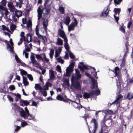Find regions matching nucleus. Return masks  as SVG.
Returning a JSON list of instances; mask_svg holds the SVG:
<instances>
[{
  "mask_svg": "<svg viewBox=\"0 0 133 133\" xmlns=\"http://www.w3.org/2000/svg\"><path fill=\"white\" fill-rule=\"evenodd\" d=\"M16 108L19 112V114L21 117L25 119H28L35 121L36 119L34 116L30 114L27 107L25 108V110L20 107L16 106Z\"/></svg>",
  "mask_w": 133,
  "mask_h": 133,
  "instance_id": "nucleus-1",
  "label": "nucleus"
},
{
  "mask_svg": "<svg viewBox=\"0 0 133 133\" xmlns=\"http://www.w3.org/2000/svg\"><path fill=\"white\" fill-rule=\"evenodd\" d=\"M37 11L38 15V19L39 20L42 17V13L43 14L44 16L43 18L46 17L47 15L49 12V10L46 8L43 9L42 10V6H40L38 7Z\"/></svg>",
  "mask_w": 133,
  "mask_h": 133,
  "instance_id": "nucleus-2",
  "label": "nucleus"
},
{
  "mask_svg": "<svg viewBox=\"0 0 133 133\" xmlns=\"http://www.w3.org/2000/svg\"><path fill=\"white\" fill-rule=\"evenodd\" d=\"M71 63L66 69V74L65 75L66 76H70L71 73L73 71V69L74 66L75 62H72V60L71 61Z\"/></svg>",
  "mask_w": 133,
  "mask_h": 133,
  "instance_id": "nucleus-3",
  "label": "nucleus"
},
{
  "mask_svg": "<svg viewBox=\"0 0 133 133\" xmlns=\"http://www.w3.org/2000/svg\"><path fill=\"white\" fill-rule=\"evenodd\" d=\"M74 22H72L70 25L68 26V30L69 32L70 31L74 30L75 26L77 25L78 22L75 17L73 18Z\"/></svg>",
  "mask_w": 133,
  "mask_h": 133,
  "instance_id": "nucleus-4",
  "label": "nucleus"
},
{
  "mask_svg": "<svg viewBox=\"0 0 133 133\" xmlns=\"http://www.w3.org/2000/svg\"><path fill=\"white\" fill-rule=\"evenodd\" d=\"M74 77L73 79H71V82L72 84L74 85L75 88L76 89H81L80 84L79 82L77 80H74Z\"/></svg>",
  "mask_w": 133,
  "mask_h": 133,
  "instance_id": "nucleus-5",
  "label": "nucleus"
},
{
  "mask_svg": "<svg viewBox=\"0 0 133 133\" xmlns=\"http://www.w3.org/2000/svg\"><path fill=\"white\" fill-rule=\"evenodd\" d=\"M76 71L75 75H72L71 77V79L74 78V80H77L80 79L81 77V75L80 74V72L79 70L76 69H75Z\"/></svg>",
  "mask_w": 133,
  "mask_h": 133,
  "instance_id": "nucleus-6",
  "label": "nucleus"
},
{
  "mask_svg": "<svg viewBox=\"0 0 133 133\" xmlns=\"http://www.w3.org/2000/svg\"><path fill=\"white\" fill-rule=\"evenodd\" d=\"M109 11V10H108V7L107 6L105 7L100 15V17L104 18L108 16Z\"/></svg>",
  "mask_w": 133,
  "mask_h": 133,
  "instance_id": "nucleus-7",
  "label": "nucleus"
},
{
  "mask_svg": "<svg viewBox=\"0 0 133 133\" xmlns=\"http://www.w3.org/2000/svg\"><path fill=\"white\" fill-rule=\"evenodd\" d=\"M114 73L115 75V76H117L119 81L121 79V75L119 69L118 67H116L115 68Z\"/></svg>",
  "mask_w": 133,
  "mask_h": 133,
  "instance_id": "nucleus-8",
  "label": "nucleus"
},
{
  "mask_svg": "<svg viewBox=\"0 0 133 133\" xmlns=\"http://www.w3.org/2000/svg\"><path fill=\"white\" fill-rule=\"evenodd\" d=\"M110 129L108 126H106L104 123L102 125L101 128V132L104 133H108Z\"/></svg>",
  "mask_w": 133,
  "mask_h": 133,
  "instance_id": "nucleus-9",
  "label": "nucleus"
},
{
  "mask_svg": "<svg viewBox=\"0 0 133 133\" xmlns=\"http://www.w3.org/2000/svg\"><path fill=\"white\" fill-rule=\"evenodd\" d=\"M8 6L9 8V10L11 12H14L15 11V6L11 2H8Z\"/></svg>",
  "mask_w": 133,
  "mask_h": 133,
  "instance_id": "nucleus-10",
  "label": "nucleus"
},
{
  "mask_svg": "<svg viewBox=\"0 0 133 133\" xmlns=\"http://www.w3.org/2000/svg\"><path fill=\"white\" fill-rule=\"evenodd\" d=\"M54 74V71L52 70H49V76L50 80H52L54 79L55 77V75Z\"/></svg>",
  "mask_w": 133,
  "mask_h": 133,
  "instance_id": "nucleus-11",
  "label": "nucleus"
},
{
  "mask_svg": "<svg viewBox=\"0 0 133 133\" xmlns=\"http://www.w3.org/2000/svg\"><path fill=\"white\" fill-rule=\"evenodd\" d=\"M91 81L92 82L91 88L92 89H94L95 88H97L98 86L97 85L96 81L93 78H91Z\"/></svg>",
  "mask_w": 133,
  "mask_h": 133,
  "instance_id": "nucleus-12",
  "label": "nucleus"
},
{
  "mask_svg": "<svg viewBox=\"0 0 133 133\" xmlns=\"http://www.w3.org/2000/svg\"><path fill=\"white\" fill-rule=\"evenodd\" d=\"M80 64L82 65V66L79 65L78 67L79 68L83 71H84V69H87V66L83 64V62H81L79 63Z\"/></svg>",
  "mask_w": 133,
  "mask_h": 133,
  "instance_id": "nucleus-13",
  "label": "nucleus"
},
{
  "mask_svg": "<svg viewBox=\"0 0 133 133\" xmlns=\"http://www.w3.org/2000/svg\"><path fill=\"white\" fill-rule=\"evenodd\" d=\"M72 104L74 105V107L78 109H80V108H82V106L78 103H77L75 101H72Z\"/></svg>",
  "mask_w": 133,
  "mask_h": 133,
  "instance_id": "nucleus-14",
  "label": "nucleus"
},
{
  "mask_svg": "<svg viewBox=\"0 0 133 133\" xmlns=\"http://www.w3.org/2000/svg\"><path fill=\"white\" fill-rule=\"evenodd\" d=\"M71 22L70 17L67 16L64 19V23L66 25H68Z\"/></svg>",
  "mask_w": 133,
  "mask_h": 133,
  "instance_id": "nucleus-15",
  "label": "nucleus"
},
{
  "mask_svg": "<svg viewBox=\"0 0 133 133\" xmlns=\"http://www.w3.org/2000/svg\"><path fill=\"white\" fill-rule=\"evenodd\" d=\"M48 21L47 19H44L43 22V25L44 26L43 28L45 31L47 30V26L48 25Z\"/></svg>",
  "mask_w": 133,
  "mask_h": 133,
  "instance_id": "nucleus-16",
  "label": "nucleus"
},
{
  "mask_svg": "<svg viewBox=\"0 0 133 133\" xmlns=\"http://www.w3.org/2000/svg\"><path fill=\"white\" fill-rule=\"evenodd\" d=\"M52 84L49 82H46L45 84L43 86V89L45 90H49V87H51Z\"/></svg>",
  "mask_w": 133,
  "mask_h": 133,
  "instance_id": "nucleus-17",
  "label": "nucleus"
},
{
  "mask_svg": "<svg viewBox=\"0 0 133 133\" xmlns=\"http://www.w3.org/2000/svg\"><path fill=\"white\" fill-rule=\"evenodd\" d=\"M58 32L60 36L62 38L65 36L64 32L63 30L61 29H59Z\"/></svg>",
  "mask_w": 133,
  "mask_h": 133,
  "instance_id": "nucleus-18",
  "label": "nucleus"
},
{
  "mask_svg": "<svg viewBox=\"0 0 133 133\" xmlns=\"http://www.w3.org/2000/svg\"><path fill=\"white\" fill-rule=\"evenodd\" d=\"M31 60L32 61V63L34 64H36L37 65H38V63L37 62V61L35 60L34 56L33 55L31 56L30 57Z\"/></svg>",
  "mask_w": 133,
  "mask_h": 133,
  "instance_id": "nucleus-19",
  "label": "nucleus"
},
{
  "mask_svg": "<svg viewBox=\"0 0 133 133\" xmlns=\"http://www.w3.org/2000/svg\"><path fill=\"white\" fill-rule=\"evenodd\" d=\"M23 83L25 86H27L29 84V82L27 81V79L25 77H23Z\"/></svg>",
  "mask_w": 133,
  "mask_h": 133,
  "instance_id": "nucleus-20",
  "label": "nucleus"
},
{
  "mask_svg": "<svg viewBox=\"0 0 133 133\" xmlns=\"http://www.w3.org/2000/svg\"><path fill=\"white\" fill-rule=\"evenodd\" d=\"M15 14L17 18H18L19 17L22 16V12L20 10L16 11L15 12Z\"/></svg>",
  "mask_w": 133,
  "mask_h": 133,
  "instance_id": "nucleus-21",
  "label": "nucleus"
},
{
  "mask_svg": "<svg viewBox=\"0 0 133 133\" xmlns=\"http://www.w3.org/2000/svg\"><path fill=\"white\" fill-rule=\"evenodd\" d=\"M88 93L87 92H85L83 95V98H87L90 97L91 95H92V94Z\"/></svg>",
  "mask_w": 133,
  "mask_h": 133,
  "instance_id": "nucleus-22",
  "label": "nucleus"
},
{
  "mask_svg": "<svg viewBox=\"0 0 133 133\" xmlns=\"http://www.w3.org/2000/svg\"><path fill=\"white\" fill-rule=\"evenodd\" d=\"M100 93V90L99 89L96 90L95 91H92L90 93V94H92V95H98Z\"/></svg>",
  "mask_w": 133,
  "mask_h": 133,
  "instance_id": "nucleus-23",
  "label": "nucleus"
},
{
  "mask_svg": "<svg viewBox=\"0 0 133 133\" xmlns=\"http://www.w3.org/2000/svg\"><path fill=\"white\" fill-rule=\"evenodd\" d=\"M7 48L8 50L10 51L11 53H12L13 52V49L14 48V47H11L10 44L8 43L7 44Z\"/></svg>",
  "mask_w": 133,
  "mask_h": 133,
  "instance_id": "nucleus-24",
  "label": "nucleus"
},
{
  "mask_svg": "<svg viewBox=\"0 0 133 133\" xmlns=\"http://www.w3.org/2000/svg\"><path fill=\"white\" fill-rule=\"evenodd\" d=\"M104 111V114L106 115L112 114L113 113L112 111L109 109L105 110Z\"/></svg>",
  "mask_w": 133,
  "mask_h": 133,
  "instance_id": "nucleus-25",
  "label": "nucleus"
},
{
  "mask_svg": "<svg viewBox=\"0 0 133 133\" xmlns=\"http://www.w3.org/2000/svg\"><path fill=\"white\" fill-rule=\"evenodd\" d=\"M42 55H43V59H44V61L46 62V63L49 64L50 63L49 59L47 58L46 55L44 54H43Z\"/></svg>",
  "mask_w": 133,
  "mask_h": 133,
  "instance_id": "nucleus-26",
  "label": "nucleus"
},
{
  "mask_svg": "<svg viewBox=\"0 0 133 133\" xmlns=\"http://www.w3.org/2000/svg\"><path fill=\"white\" fill-rule=\"evenodd\" d=\"M38 37L39 38L42 39L43 40V42H45L46 40V38L44 36H43L41 35H38Z\"/></svg>",
  "mask_w": 133,
  "mask_h": 133,
  "instance_id": "nucleus-27",
  "label": "nucleus"
},
{
  "mask_svg": "<svg viewBox=\"0 0 133 133\" xmlns=\"http://www.w3.org/2000/svg\"><path fill=\"white\" fill-rule=\"evenodd\" d=\"M16 28V26L13 24H12L10 26V29L11 31H12V32L11 31V33L12 34L13 31Z\"/></svg>",
  "mask_w": 133,
  "mask_h": 133,
  "instance_id": "nucleus-28",
  "label": "nucleus"
},
{
  "mask_svg": "<svg viewBox=\"0 0 133 133\" xmlns=\"http://www.w3.org/2000/svg\"><path fill=\"white\" fill-rule=\"evenodd\" d=\"M49 50H50V52L49 53V56L50 58L51 59L53 57V55L54 53V51L53 49H50Z\"/></svg>",
  "mask_w": 133,
  "mask_h": 133,
  "instance_id": "nucleus-29",
  "label": "nucleus"
},
{
  "mask_svg": "<svg viewBox=\"0 0 133 133\" xmlns=\"http://www.w3.org/2000/svg\"><path fill=\"white\" fill-rule=\"evenodd\" d=\"M114 11L115 13L114 14L118 15V16H119L121 11V10L119 8H115Z\"/></svg>",
  "mask_w": 133,
  "mask_h": 133,
  "instance_id": "nucleus-30",
  "label": "nucleus"
},
{
  "mask_svg": "<svg viewBox=\"0 0 133 133\" xmlns=\"http://www.w3.org/2000/svg\"><path fill=\"white\" fill-rule=\"evenodd\" d=\"M57 43L59 45H63V42L62 40L60 38H58L57 39Z\"/></svg>",
  "mask_w": 133,
  "mask_h": 133,
  "instance_id": "nucleus-31",
  "label": "nucleus"
},
{
  "mask_svg": "<svg viewBox=\"0 0 133 133\" xmlns=\"http://www.w3.org/2000/svg\"><path fill=\"white\" fill-rule=\"evenodd\" d=\"M1 28L3 30H6L9 32H11V31L9 29L4 25H2V26Z\"/></svg>",
  "mask_w": 133,
  "mask_h": 133,
  "instance_id": "nucleus-32",
  "label": "nucleus"
},
{
  "mask_svg": "<svg viewBox=\"0 0 133 133\" xmlns=\"http://www.w3.org/2000/svg\"><path fill=\"white\" fill-rule=\"evenodd\" d=\"M35 88L36 89L39 90H42V88L39 84H35Z\"/></svg>",
  "mask_w": 133,
  "mask_h": 133,
  "instance_id": "nucleus-33",
  "label": "nucleus"
},
{
  "mask_svg": "<svg viewBox=\"0 0 133 133\" xmlns=\"http://www.w3.org/2000/svg\"><path fill=\"white\" fill-rule=\"evenodd\" d=\"M56 98L58 100L60 101H65V100H64L63 98L60 95H58L56 97Z\"/></svg>",
  "mask_w": 133,
  "mask_h": 133,
  "instance_id": "nucleus-34",
  "label": "nucleus"
},
{
  "mask_svg": "<svg viewBox=\"0 0 133 133\" xmlns=\"http://www.w3.org/2000/svg\"><path fill=\"white\" fill-rule=\"evenodd\" d=\"M127 98L129 99H132L133 98V94L131 93H129L127 96Z\"/></svg>",
  "mask_w": 133,
  "mask_h": 133,
  "instance_id": "nucleus-35",
  "label": "nucleus"
},
{
  "mask_svg": "<svg viewBox=\"0 0 133 133\" xmlns=\"http://www.w3.org/2000/svg\"><path fill=\"white\" fill-rule=\"evenodd\" d=\"M24 32H21V34L20 35V36L21 37V38H22V39H24V44H25V36H24Z\"/></svg>",
  "mask_w": 133,
  "mask_h": 133,
  "instance_id": "nucleus-36",
  "label": "nucleus"
},
{
  "mask_svg": "<svg viewBox=\"0 0 133 133\" xmlns=\"http://www.w3.org/2000/svg\"><path fill=\"white\" fill-rule=\"evenodd\" d=\"M58 9L61 13L62 14H63L64 13V9L63 7L60 6Z\"/></svg>",
  "mask_w": 133,
  "mask_h": 133,
  "instance_id": "nucleus-37",
  "label": "nucleus"
},
{
  "mask_svg": "<svg viewBox=\"0 0 133 133\" xmlns=\"http://www.w3.org/2000/svg\"><path fill=\"white\" fill-rule=\"evenodd\" d=\"M56 59L57 61L58 62L62 64H63L64 62V60L62 59L61 57L56 58Z\"/></svg>",
  "mask_w": 133,
  "mask_h": 133,
  "instance_id": "nucleus-38",
  "label": "nucleus"
},
{
  "mask_svg": "<svg viewBox=\"0 0 133 133\" xmlns=\"http://www.w3.org/2000/svg\"><path fill=\"white\" fill-rule=\"evenodd\" d=\"M4 14L5 16V17H7V16L10 14V12L8 11L7 9H5L4 10Z\"/></svg>",
  "mask_w": 133,
  "mask_h": 133,
  "instance_id": "nucleus-39",
  "label": "nucleus"
},
{
  "mask_svg": "<svg viewBox=\"0 0 133 133\" xmlns=\"http://www.w3.org/2000/svg\"><path fill=\"white\" fill-rule=\"evenodd\" d=\"M20 71L22 75H25L27 74V72L26 71L22 69H20Z\"/></svg>",
  "mask_w": 133,
  "mask_h": 133,
  "instance_id": "nucleus-40",
  "label": "nucleus"
},
{
  "mask_svg": "<svg viewBox=\"0 0 133 133\" xmlns=\"http://www.w3.org/2000/svg\"><path fill=\"white\" fill-rule=\"evenodd\" d=\"M27 124L26 122L25 121L22 120L21 121V126L22 127H24Z\"/></svg>",
  "mask_w": 133,
  "mask_h": 133,
  "instance_id": "nucleus-41",
  "label": "nucleus"
},
{
  "mask_svg": "<svg viewBox=\"0 0 133 133\" xmlns=\"http://www.w3.org/2000/svg\"><path fill=\"white\" fill-rule=\"evenodd\" d=\"M27 77L29 78V80L31 81H32L33 80V77L32 75L29 74H28L27 75Z\"/></svg>",
  "mask_w": 133,
  "mask_h": 133,
  "instance_id": "nucleus-42",
  "label": "nucleus"
},
{
  "mask_svg": "<svg viewBox=\"0 0 133 133\" xmlns=\"http://www.w3.org/2000/svg\"><path fill=\"white\" fill-rule=\"evenodd\" d=\"M122 0H114V1L115 4H119Z\"/></svg>",
  "mask_w": 133,
  "mask_h": 133,
  "instance_id": "nucleus-43",
  "label": "nucleus"
},
{
  "mask_svg": "<svg viewBox=\"0 0 133 133\" xmlns=\"http://www.w3.org/2000/svg\"><path fill=\"white\" fill-rule=\"evenodd\" d=\"M35 55L36 56V57L37 58V59L40 60H43V58L40 55L36 54Z\"/></svg>",
  "mask_w": 133,
  "mask_h": 133,
  "instance_id": "nucleus-44",
  "label": "nucleus"
},
{
  "mask_svg": "<svg viewBox=\"0 0 133 133\" xmlns=\"http://www.w3.org/2000/svg\"><path fill=\"white\" fill-rule=\"evenodd\" d=\"M62 50V48L61 47H59L55 51V52L60 54Z\"/></svg>",
  "mask_w": 133,
  "mask_h": 133,
  "instance_id": "nucleus-45",
  "label": "nucleus"
},
{
  "mask_svg": "<svg viewBox=\"0 0 133 133\" xmlns=\"http://www.w3.org/2000/svg\"><path fill=\"white\" fill-rule=\"evenodd\" d=\"M15 57L16 62L18 63H19L20 62L19 59L18 58V56L16 54H15Z\"/></svg>",
  "mask_w": 133,
  "mask_h": 133,
  "instance_id": "nucleus-46",
  "label": "nucleus"
},
{
  "mask_svg": "<svg viewBox=\"0 0 133 133\" xmlns=\"http://www.w3.org/2000/svg\"><path fill=\"white\" fill-rule=\"evenodd\" d=\"M16 16L15 15H12V19L13 21L15 22H16L17 21V17H16Z\"/></svg>",
  "mask_w": 133,
  "mask_h": 133,
  "instance_id": "nucleus-47",
  "label": "nucleus"
},
{
  "mask_svg": "<svg viewBox=\"0 0 133 133\" xmlns=\"http://www.w3.org/2000/svg\"><path fill=\"white\" fill-rule=\"evenodd\" d=\"M119 16H118V15H116L115 14L114 15V17L115 19L116 22L118 23V20H119V18L118 17Z\"/></svg>",
  "mask_w": 133,
  "mask_h": 133,
  "instance_id": "nucleus-48",
  "label": "nucleus"
},
{
  "mask_svg": "<svg viewBox=\"0 0 133 133\" xmlns=\"http://www.w3.org/2000/svg\"><path fill=\"white\" fill-rule=\"evenodd\" d=\"M15 127L16 128L15 130V132H18L21 128V127L15 125Z\"/></svg>",
  "mask_w": 133,
  "mask_h": 133,
  "instance_id": "nucleus-49",
  "label": "nucleus"
},
{
  "mask_svg": "<svg viewBox=\"0 0 133 133\" xmlns=\"http://www.w3.org/2000/svg\"><path fill=\"white\" fill-rule=\"evenodd\" d=\"M69 53L70 58L71 59H74L75 56L71 52L69 51Z\"/></svg>",
  "mask_w": 133,
  "mask_h": 133,
  "instance_id": "nucleus-50",
  "label": "nucleus"
},
{
  "mask_svg": "<svg viewBox=\"0 0 133 133\" xmlns=\"http://www.w3.org/2000/svg\"><path fill=\"white\" fill-rule=\"evenodd\" d=\"M7 96V98L9 100L10 102H13V99L9 95H8Z\"/></svg>",
  "mask_w": 133,
  "mask_h": 133,
  "instance_id": "nucleus-51",
  "label": "nucleus"
},
{
  "mask_svg": "<svg viewBox=\"0 0 133 133\" xmlns=\"http://www.w3.org/2000/svg\"><path fill=\"white\" fill-rule=\"evenodd\" d=\"M41 92L44 96L45 97L47 96V92L45 90L43 91H41Z\"/></svg>",
  "mask_w": 133,
  "mask_h": 133,
  "instance_id": "nucleus-52",
  "label": "nucleus"
},
{
  "mask_svg": "<svg viewBox=\"0 0 133 133\" xmlns=\"http://www.w3.org/2000/svg\"><path fill=\"white\" fill-rule=\"evenodd\" d=\"M9 88L12 91L15 89V87L13 85H11L9 87Z\"/></svg>",
  "mask_w": 133,
  "mask_h": 133,
  "instance_id": "nucleus-53",
  "label": "nucleus"
},
{
  "mask_svg": "<svg viewBox=\"0 0 133 133\" xmlns=\"http://www.w3.org/2000/svg\"><path fill=\"white\" fill-rule=\"evenodd\" d=\"M91 68L93 69L94 72H95V74L94 75V76L96 78V79L97 78H98V77L97 76H96L97 75V72L95 71L96 69L94 67H91Z\"/></svg>",
  "mask_w": 133,
  "mask_h": 133,
  "instance_id": "nucleus-54",
  "label": "nucleus"
},
{
  "mask_svg": "<svg viewBox=\"0 0 133 133\" xmlns=\"http://www.w3.org/2000/svg\"><path fill=\"white\" fill-rule=\"evenodd\" d=\"M2 5L4 6H5L6 4V0H2L1 2Z\"/></svg>",
  "mask_w": 133,
  "mask_h": 133,
  "instance_id": "nucleus-55",
  "label": "nucleus"
},
{
  "mask_svg": "<svg viewBox=\"0 0 133 133\" xmlns=\"http://www.w3.org/2000/svg\"><path fill=\"white\" fill-rule=\"evenodd\" d=\"M23 103L24 104V105L26 106L28 105L29 103V102L26 100L23 101H22Z\"/></svg>",
  "mask_w": 133,
  "mask_h": 133,
  "instance_id": "nucleus-56",
  "label": "nucleus"
},
{
  "mask_svg": "<svg viewBox=\"0 0 133 133\" xmlns=\"http://www.w3.org/2000/svg\"><path fill=\"white\" fill-rule=\"evenodd\" d=\"M69 58V56L68 53L67 52H65V55L64 57V59H68Z\"/></svg>",
  "mask_w": 133,
  "mask_h": 133,
  "instance_id": "nucleus-57",
  "label": "nucleus"
},
{
  "mask_svg": "<svg viewBox=\"0 0 133 133\" xmlns=\"http://www.w3.org/2000/svg\"><path fill=\"white\" fill-rule=\"evenodd\" d=\"M57 69L58 72H61V66L59 65H57L56 67Z\"/></svg>",
  "mask_w": 133,
  "mask_h": 133,
  "instance_id": "nucleus-58",
  "label": "nucleus"
},
{
  "mask_svg": "<svg viewBox=\"0 0 133 133\" xmlns=\"http://www.w3.org/2000/svg\"><path fill=\"white\" fill-rule=\"evenodd\" d=\"M26 36L27 37H28V36H29L30 37V39L29 42H28V40H27V43H28L29 42H31L32 41V36L30 34H26Z\"/></svg>",
  "mask_w": 133,
  "mask_h": 133,
  "instance_id": "nucleus-59",
  "label": "nucleus"
},
{
  "mask_svg": "<svg viewBox=\"0 0 133 133\" xmlns=\"http://www.w3.org/2000/svg\"><path fill=\"white\" fill-rule=\"evenodd\" d=\"M64 47L67 51H69V46L68 43L64 44Z\"/></svg>",
  "mask_w": 133,
  "mask_h": 133,
  "instance_id": "nucleus-60",
  "label": "nucleus"
},
{
  "mask_svg": "<svg viewBox=\"0 0 133 133\" xmlns=\"http://www.w3.org/2000/svg\"><path fill=\"white\" fill-rule=\"evenodd\" d=\"M119 30L122 32L124 33L125 32V30L124 28L122 26H121L119 28Z\"/></svg>",
  "mask_w": 133,
  "mask_h": 133,
  "instance_id": "nucleus-61",
  "label": "nucleus"
},
{
  "mask_svg": "<svg viewBox=\"0 0 133 133\" xmlns=\"http://www.w3.org/2000/svg\"><path fill=\"white\" fill-rule=\"evenodd\" d=\"M4 12L2 10L0 11V20H1V18L4 15Z\"/></svg>",
  "mask_w": 133,
  "mask_h": 133,
  "instance_id": "nucleus-62",
  "label": "nucleus"
},
{
  "mask_svg": "<svg viewBox=\"0 0 133 133\" xmlns=\"http://www.w3.org/2000/svg\"><path fill=\"white\" fill-rule=\"evenodd\" d=\"M119 100H117V99L115 100V101H114L113 103L111 104L112 105V104H116V105H117L119 103V102L118 101Z\"/></svg>",
  "mask_w": 133,
  "mask_h": 133,
  "instance_id": "nucleus-63",
  "label": "nucleus"
},
{
  "mask_svg": "<svg viewBox=\"0 0 133 133\" xmlns=\"http://www.w3.org/2000/svg\"><path fill=\"white\" fill-rule=\"evenodd\" d=\"M23 54H25V57L26 58H27L28 57V54L25 51H24L23 53Z\"/></svg>",
  "mask_w": 133,
  "mask_h": 133,
  "instance_id": "nucleus-64",
  "label": "nucleus"
}]
</instances>
